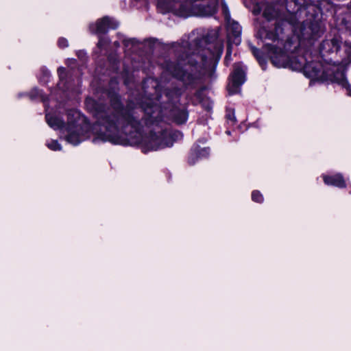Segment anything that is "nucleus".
<instances>
[{"label": "nucleus", "mask_w": 351, "mask_h": 351, "mask_svg": "<svg viewBox=\"0 0 351 351\" xmlns=\"http://www.w3.org/2000/svg\"><path fill=\"white\" fill-rule=\"evenodd\" d=\"M263 16L269 21L277 16V12L273 6L267 5L263 11Z\"/></svg>", "instance_id": "nucleus-11"}, {"label": "nucleus", "mask_w": 351, "mask_h": 351, "mask_svg": "<svg viewBox=\"0 0 351 351\" xmlns=\"http://www.w3.org/2000/svg\"><path fill=\"white\" fill-rule=\"evenodd\" d=\"M89 129L85 118L77 111H71L68 114V123L64 128L66 132V140L69 143L76 145L84 140L86 132Z\"/></svg>", "instance_id": "nucleus-2"}, {"label": "nucleus", "mask_w": 351, "mask_h": 351, "mask_svg": "<svg viewBox=\"0 0 351 351\" xmlns=\"http://www.w3.org/2000/svg\"><path fill=\"white\" fill-rule=\"evenodd\" d=\"M180 114V117H176V121L178 123H183L184 122L186 121V120L187 119V114L184 111H182Z\"/></svg>", "instance_id": "nucleus-16"}, {"label": "nucleus", "mask_w": 351, "mask_h": 351, "mask_svg": "<svg viewBox=\"0 0 351 351\" xmlns=\"http://www.w3.org/2000/svg\"><path fill=\"white\" fill-rule=\"evenodd\" d=\"M58 71L60 77L61 78L63 77L64 73H65V69L64 68H60V69H58Z\"/></svg>", "instance_id": "nucleus-20"}, {"label": "nucleus", "mask_w": 351, "mask_h": 351, "mask_svg": "<svg viewBox=\"0 0 351 351\" xmlns=\"http://www.w3.org/2000/svg\"><path fill=\"white\" fill-rule=\"evenodd\" d=\"M325 76L327 79L339 84L342 87L349 90L350 85L345 77L344 70L341 66H333L327 69L325 71Z\"/></svg>", "instance_id": "nucleus-6"}, {"label": "nucleus", "mask_w": 351, "mask_h": 351, "mask_svg": "<svg viewBox=\"0 0 351 351\" xmlns=\"http://www.w3.org/2000/svg\"><path fill=\"white\" fill-rule=\"evenodd\" d=\"M173 74L176 77L180 78L183 81H186V78L189 77V74L186 73L185 71H181V70L177 69H176L173 71Z\"/></svg>", "instance_id": "nucleus-13"}, {"label": "nucleus", "mask_w": 351, "mask_h": 351, "mask_svg": "<svg viewBox=\"0 0 351 351\" xmlns=\"http://www.w3.org/2000/svg\"><path fill=\"white\" fill-rule=\"evenodd\" d=\"M98 121L93 125V131L96 138L103 141H110L112 143L118 144L121 143L119 138V132L118 126L114 123L116 119L119 123L120 119H123L117 117L113 114L112 117H104L103 113L98 112L96 114Z\"/></svg>", "instance_id": "nucleus-1"}, {"label": "nucleus", "mask_w": 351, "mask_h": 351, "mask_svg": "<svg viewBox=\"0 0 351 351\" xmlns=\"http://www.w3.org/2000/svg\"><path fill=\"white\" fill-rule=\"evenodd\" d=\"M269 55L271 60L272 63L276 67H287L291 66L294 69H301L304 67L306 72L309 73V75L313 77H318L319 69L313 66L311 64L304 65L303 62H300L298 66H293L292 63L290 62L287 55L282 51L280 49L274 47H269Z\"/></svg>", "instance_id": "nucleus-3"}, {"label": "nucleus", "mask_w": 351, "mask_h": 351, "mask_svg": "<svg viewBox=\"0 0 351 351\" xmlns=\"http://www.w3.org/2000/svg\"><path fill=\"white\" fill-rule=\"evenodd\" d=\"M119 23L109 17H104L98 20L95 24L90 26V31L95 34L106 33L109 29H115Z\"/></svg>", "instance_id": "nucleus-7"}, {"label": "nucleus", "mask_w": 351, "mask_h": 351, "mask_svg": "<svg viewBox=\"0 0 351 351\" xmlns=\"http://www.w3.org/2000/svg\"><path fill=\"white\" fill-rule=\"evenodd\" d=\"M173 140L171 134L167 131L152 133L146 137L142 144V149L144 152L156 151L170 147L173 145Z\"/></svg>", "instance_id": "nucleus-4"}, {"label": "nucleus", "mask_w": 351, "mask_h": 351, "mask_svg": "<svg viewBox=\"0 0 351 351\" xmlns=\"http://www.w3.org/2000/svg\"><path fill=\"white\" fill-rule=\"evenodd\" d=\"M324 181L326 184L343 188L346 186L345 181L341 174L332 176H324Z\"/></svg>", "instance_id": "nucleus-8"}, {"label": "nucleus", "mask_w": 351, "mask_h": 351, "mask_svg": "<svg viewBox=\"0 0 351 351\" xmlns=\"http://www.w3.org/2000/svg\"><path fill=\"white\" fill-rule=\"evenodd\" d=\"M193 154L199 158L205 157L208 155L209 150L208 148H203L201 149H198L197 147H195L193 149Z\"/></svg>", "instance_id": "nucleus-12"}, {"label": "nucleus", "mask_w": 351, "mask_h": 351, "mask_svg": "<svg viewBox=\"0 0 351 351\" xmlns=\"http://www.w3.org/2000/svg\"><path fill=\"white\" fill-rule=\"evenodd\" d=\"M47 146L48 148L53 151H57L61 149L60 145L58 143L57 141L51 140V141L47 143Z\"/></svg>", "instance_id": "nucleus-14"}, {"label": "nucleus", "mask_w": 351, "mask_h": 351, "mask_svg": "<svg viewBox=\"0 0 351 351\" xmlns=\"http://www.w3.org/2000/svg\"><path fill=\"white\" fill-rule=\"evenodd\" d=\"M190 162H191V163H194V161L192 160V158H190Z\"/></svg>", "instance_id": "nucleus-22"}, {"label": "nucleus", "mask_w": 351, "mask_h": 351, "mask_svg": "<svg viewBox=\"0 0 351 351\" xmlns=\"http://www.w3.org/2000/svg\"><path fill=\"white\" fill-rule=\"evenodd\" d=\"M230 77L231 82L228 85V90L230 94H234L238 92L239 86L245 82L244 71L240 63L234 64Z\"/></svg>", "instance_id": "nucleus-5"}, {"label": "nucleus", "mask_w": 351, "mask_h": 351, "mask_svg": "<svg viewBox=\"0 0 351 351\" xmlns=\"http://www.w3.org/2000/svg\"><path fill=\"white\" fill-rule=\"evenodd\" d=\"M331 43L332 45V46L334 47H335V50L337 51L339 48L337 39L335 38V39L331 40Z\"/></svg>", "instance_id": "nucleus-19"}, {"label": "nucleus", "mask_w": 351, "mask_h": 351, "mask_svg": "<svg viewBox=\"0 0 351 351\" xmlns=\"http://www.w3.org/2000/svg\"><path fill=\"white\" fill-rule=\"evenodd\" d=\"M252 198L253 201L259 202V203L262 202L263 200V197L262 194L259 191H254L252 192Z\"/></svg>", "instance_id": "nucleus-15"}, {"label": "nucleus", "mask_w": 351, "mask_h": 351, "mask_svg": "<svg viewBox=\"0 0 351 351\" xmlns=\"http://www.w3.org/2000/svg\"><path fill=\"white\" fill-rule=\"evenodd\" d=\"M254 55L258 59L259 63L263 66V62L261 60V59L259 57V51L256 49H253L252 50Z\"/></svg>", "instance_id": "nucleus-18"}, {"label": "nucleus", "mask_w": 351, "mask_h": 351, "mask_svg": "<svg viewBox=\"0 0 351 351\" xmlns=\"http://www.w3.org/2000/svg\"><path fill=\"white\" fill-rule=\"evenodd\" d=\"M101 45H102V40H99V41L98 42V46L100 47H101Z\"/></svg>", "instance_id": "nucleus-21"}, {"label": "nucleus", "mask_w": 351, "mask_h": 351, "mask_svg": "<svg viewBox=\"0 0 351 351\" xmlns=\"http://www.w3.org/2000/svg\"><path fill=\"white\" fill-rule=\"evenodd\" d=\"M228 30H232L233 32V34L235 36V39L237 40V43H240V38L239 36L241 32V29L239 23H232L231 25L228 26Z\"/></svg>", "instance_id": "nucleus-10"}, {"label": "nucleus", "mask_w": 351, "mask_h": 351, "mask_svg": "<svg viewBox=\"0 0 351 351\" xmlns=\"http://www.w3.org/2000/svg\"><path fill=\"white\" fill-rule=\"evenodd\" d=\"M58 45L61 48H64L68 46V41L65 38H60L58 40Z\"/></svg>", "instance_id": "nucleus-17"}, {"label": "nucleus", "mask_w": 351, "mask_h": 351, "mask_svg": "<svg viewBox=\"0 0 351 351\" xmlns=\"http://www.w3.org/2000/svg\"><path fill=\"white\" fill-rule=\"evenodd\" d=\"M46 120L48 125L54 130L62 129V122L56 117H53L50 115L49 114H47Z\"/></svg>", "instance_id": "nucleus-9"}]
</instances>
